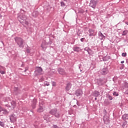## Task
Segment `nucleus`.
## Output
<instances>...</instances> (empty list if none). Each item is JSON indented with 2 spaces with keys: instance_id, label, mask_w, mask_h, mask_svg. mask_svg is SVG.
<instances>
[{
  "instance_id": "f257e3e1",
  "label": "nucleus",
  "mask_w": 128,
  "mask_h": 128,
  "mask_svg": "<svg viewBox=\"0 0 128 128\" xmlns=\"http://www.w3.org/2000/svg\"><path fill=\"white\" fill-rule=\"evenodd\" d=\"M50 114H52V116H54L57 118H60V113L58 111V109L54 108L51 110L50 111Z\"/></svg>"
},
{
  "instance_id": "f03ea898",
  "label": "nucleus",
  "mask_w": 128,
  "mask_h": 128,
  "mask_svg": "<svg viewBox=\"0 0 128 128\" xmlns=\"http://www.w3.org/2000/svg\"><path fill=\"white\" fill-rule=\"evenodd\" d=\"M16 42L19 46V48H24V40L21 38L16 37L14 38Z\"/></svg>"
},
{
  "instance_id": "7ed1b4c3",
  "label": "nucleus",
  "mask_w": 128,
  "mask_h": 128,
  "mask_svg": "<svg viewBox=\"0 0 128 128\" xmlns=\"http://www.w3.org/2000/svg\"><path fill=\"white\" fill-rule=\"evenodd\" d=\"M18 18L19 22H20V20H26V16L24 14H22V13H20L18 14Z\"/></svg>"
},
{
  "instance_id": "20e7f679",
  "label": "nucleus",
  "mask_w": 128,
  "mask_h": 128,
  "mask_svg": "<svg viewBox=\"0 0 128 128\" xmlns=\"http://www.w3.org/2000/svg\"><path fill=\"white\" fill-rule=\"evenodd\" d=\"M96 4H98V0H91L90 3V6L95 9L96 6Z\"/></svg>"
},
{
  "instance_id": "39448f33",
  "label": "nucleus",
  "mask_w": 128,
  "mask_h": 128,
  "mask_svg": "<svg viewBox=\"0 0 128 128\" xmlns=\"http://www.w3.org/2000/svg\"><path fill=\"white\" fill-rule=\"evenodd\" d=\"M10 120L11 122H16V116L14 114H12L10 116Z\"/></svg>"
},
{
  "instance_id": "423d86ee",
  "label": "nucleus",
  "mask_w": 128,
  "mask_h": 128,
  "mask_svg": "<svg viewBox=\"0 0 128 128\" xmlns=\"http://www.w3.org/2000/svg\"><path fill=\"white\" fill-rule=\"evenodd\" d=\"M82 90L80 89H78L75 92V94L76 96H82Z\"/></svg>"
},
{
  "instance_id": "0eeeda50",
  "label": "nucleus",
  "mask_w": 128,
  "mask_h": 128,
  "mask_svg": "<svg viewBox=\"0 0 128 128\" xmlns=\"http://www.w3.org/2000/svg\"><path fill=\"white\" fill-rule=\"evenodd\" d=\"M88 32L90 33L89 36H96V33L94 32V30L89 29Z\"/></svg>"
},
{
  "instance_id": "6e6552de",
  "label": "nucleus",
  "mask_w": 128,
  "mask_h": 128,
  "mask_svg": "<svg viewBox=\"0 0 128 128\" xmlns=\"http://www.w3.org/2000/svg\"><path fill=\"white\" fill-rule=\"evenodd\" d=\"M98 36L99 38L101 40H106V36H104V34H102V33L101 32H98Z\"/></svg>"
},
{
  "instance_id": "1a4fd4ad",
  "label": "nucleus",
  "mask_w": 128,
  "mask_h": 128,
  "mask_svg": "<svg viewBox=\"0 0 128 128\" xmlns=\"http://www.w3.org/2000/svg\"><path fill=\"white\" fill-rule=\"evenodd\" d=\"M102 74H108V68H105L102 69L101 70Z\"/></svg>"
},
{
  "instance_id": "9d476101",
  "label": "nucleus",
  "mask_w": 128,
  "mask_h": 128,
  "mask_svg": "<svg viewBox=\"0 0 128 128\" xmlns=\"http://www.w3.org/2000/svg\"><path fill=\"white\" fill-rule=\"evenodd\" d=\"M35 72L38 74H42V68L40 67H36V70Z\"/></svg>"
},
{
  "instance_id": "9b49d317",
  "label": "nucleus",
  "mask_w": 128,
  "mask_h": 128,
  "mask_svg": "<svg viewBox=\"0 0 128 128\" xmlns=\"http://www.w3.org/2000/svg\"><path fill=\"white\" fill-rule=\"evenodd\" d=\"M58 72L60 74H62L63 76H66V73L64 72V70L62 68H59L58 69Z\"/></svg>"
},
{
  "instance_id": "f8f14e48",
  "label": "nucleus",
  "mask_w": 128,
  "mask_h": 128,
  "mask_svg": "<svg viewBox=\"0 0 128 128\" xmlns=\"http://www.w3.org/2000/svg\"><path fill=\"white\" fill-rule=\"evenodd\" d=\"M0 73L2 74H6V68L0 66Z\"/></svg>"
},
{
  "instance_id": "ddd939ff",
  "label": "nucleus",
  "mask_w": 128,
  "mask_h": 128,
  "mask_svg": "<svg viewBox=\"0 0 128 128\" xmlns=\"http://www.w3.org/2000/svg\"><path fill=\"white\" fill-rule=\"evenodd\" d=\"M39 104H40V106L38 108L37 110V112H44V108L42 106V104H40V102Z\"/></svg>"
},
{
  "instance_id": "4468645a",
  "label": "nucleus",
  "mask_w": 128,
  "mask_h": 128,
  "mask_svg": "<svg viewBox=\"0 0 128 128\" xmlns=\"http://www.w3.org/2000/svg\"><path fill=\"white\" fill-rule=\"evenodd\" d=\"M36 99H34L32 104V108H36Z\"/></svg>"
},
{
  "instance_id": "2eb2a0df",
  "label": "nucleus",
  "mask_w": 128,
  "mask_h": 128,
  "mask_svg": "<svg viewBox=\"0 0 128 128\" xmlns=\"http://www.w3.org/2000/svg\"><path fill=\"white\" fill-rule=\"evenodd\" d=\"M73 50L74 52H80L81 50L80 48L78 47V46H74L73 48Z\"/></svg>"
},
{
  "instance_id": "dca6fc26",
  "label": "nucleus",
  "mask_w": 128,
  "mask_h": 128,
  "mask_svg": "<svg viewBox=\"0 0 128 128\" xmlns=\"http://www.w3.org/2000/svg\"><path fill=\"white\" fill-rule=\"evenodd\" d=\"M122 119L123 120H128V114H124L122 116Z\"/></svg>"
},
{
  "instance_id": "f3484780",
  "label": "nucleus",
  "mask_w": 128,
  "mask_h": 128,
  "mask_svg": "<svg viewBox=\"0 0 128 128\" xmlns=\"http://www.w3.org/2000/svg\"><path fill=\"white\" fill-rule=\"evenodd\" d=\"M11 106L12 108H16V102L15 101H12L11 102Z\"/></svg>"
},
{
  "instance_id": "a211bd4d",
  "label": "nucleus",
  "mask_w": 128,
  "mask_h": 128,
  "mask_svg": "<svg viewBox=\"0 0 128 128\" xmlns=\"http://www.w3.org/2000/svg\"><path fill=\"white\" fill-rule=\"evenodd\" d=\"M41 47L44 50H46V43H42L41 45Z\"/></svg>"
},
{
  "instance_id": "6ab92c4d",
  "label": "nucleus",
  "mask_w": 128,
  "mask_h": 128,
  "mask_svg": "<svg viewBox=\"0 0 128 128\" xmlns=\"http://www.w3.org/2000/svg\"><path fill=\"white\" fill-rule=\"evenodd\" d=\"M71 88H72V84L70 83L67 84L66 86V90H70Z\"/></svg>"
},
{
  "instance_id": "aec40b11",
  "label": "nucleus",
  "mask_w": 128,
  "mask_h": 128,
  "mask_svg": "<svg viewBox=\"0 0 128 128\" xmlns=\"http://www.w3.org/2000/svg\"><path fill=\"white\" fill-rule=\"evenodd\" d=\"M32 14L33 16H34V18H36V17L38 16V12L35 11L32 12Z\"/></svg>"
},
{
  "instance_id": "412c9836",
  "label": "nucleus",
  "mask_w": 128,
  "mask_h": 128,
  "mask_svg": "<svg viewBox=\"0 0 128 128\" xmlns=\"http://www.w3.org/2000/svg\"><path fill=\"white\" fill-rule=\"evenodd\" d=\"M98 96H100V92H98V91H95L94 96H96V98H97Z\"/></svg>"
},
{
  "instance_id": "4be33fe9",
  "label": "nucleus",
  "mask_w": 128,
  "mask_h": 128,
  "mask_svg": "<svg viewBox=\"0 0 128 128\" xmlns=\"http://www.w3.org/2000/svg\"><path fill=\"white\" fill-rule=\"evenodd\" d=\"M128 34V30H124L122 33V36H126Z\"/></svg>"
},
{
  "instance_id": "5701e85b",
  "label": "nucleus",
  "mask_w": 128,
  "mask_h": 128,
  "mask_svg": "<svg viewBox=\"0 0 128 128\" xmlns=\"http://www.w3.org/2000/svg\"><path fill=\"white\" fill-rule=\"evenodd\" d=\"M88 54H90V56H92L94 54V51H92V50H89V51H88Z\"/></svg>"
},
{
  "instance_id": "b1692460",
  "label": "nucleus",
  "mask_w": 128,
  "mask_h": 128,
  "mask_svg": "<svg viewBox=\"0 0 128 128\" xmlns=\"http://www.w3.org/2000/svg\"><path fill=\"white\" fill-rule=\"evenodd\" d=\"M49 116H48V114H46L44 116V120H48Z\"/></svg>"
},
{
  "instance_id": "393cba45",
  "label": "nucleus",
  "mask_w": 128,
  "mask_h": 128,
  "mask_svg": "<svg viewBox=\"0 0 128 128\" xmlns=\"http://www.w3.org/2000/svg\"><path fill=\"white\" fill-rule=\"evenodd\" d=\"M124 90H126V88H128V82H125L124 84Z\"/></svg>"
},
{
  "instance_id": "a878e982",
  "label": "nucleus",
  "mask_w": 128,
  "mask_h": 128,
  "mask_svg": "<svg viewBox=\"0 0 128 128\" xmlns=\"http://www.w3.org/2000/svg\"><path fill=\"white\" fill-rule=\"evenodd\" d=\"M123 92L125 94H128V88H126V89H124L123 90Z\"/></svg>"
},
{
  "instance_id": "bb28decb",
  "label": "nucleus",
  "mask_w": 128,
  "mask_h": 128,
  "mask_svg": "<svg viewBox=\"0 0 128 128\" xmlns=\"http://www.w3.org/2000/svg\"><path fill=\"white\" fill-rule=\"evenodd\" d=\"M107 98H108L110 100H112V96H110V94L107 95Z\"/></svg>"
},
{
  "instance_id": "cd10ccee",
  "label": "nucleus",
  "mask_w": 128,
  "mask_h": 128,
  "mask_svg": "<svg viewBox=\"0 0 128 128\" xmlns=\"http://www.w3.org/2000/svg\"><path fill=\"white\" fill-rule=\"evenodd\" d=\"M0 126H2V128H4V122L0 121Z\"/></svg>"
},
{
  "instance_id": "c85d7f7f",
  "label": "nucleus",
  "mask_w": 128,
  "mask_h": 128,
  "mask_svg": "<svg viewBox=\"0 0 128 128\" xmlns=\"http://www.w3.org/2000/svg\"><path fill=\"white\" fill-rule=\"evenodd\" d=\"M127 124H128V122L125 121L124 122L122 125V128H124V126H126Z\"/></svg>"
},
{
  "instance_id": "c756f323",
  "label": "nucleus",
  "mask_w": 128,
  "mask_h": 128,
  "mask_svg": "<svg viewBox=\"0 0 128 128\" xmlns=\"http://www.w3.org/2000/svg\"><path fill=\"white\" fill-rule=\"evenodd\" d=\"M113 96H118V93L114 92L113 93Z\"/></svg>"
},
{
  "instance_id": "7c9ffc66",
  "label": "nucleus",
  "mask_w": 128,
  "mask_h": 128,
  "mask_svg": "<svg viewBox=\"0 0 128 128\" xmlns=\"http://www.w3.org/2000/svg\"><path fill=\"white\" fill-rule=\"evenodd\" d=\"M44 84L45 86H50V82H48L46 81V82H44Z\"/></svg>"
},
{
  "instance_id": "2f4dec72",
  "label": "nucleus",
  "mask_w": 128,
  "mask_h": 128,
  "mask_svg": "<svg viewBox=\"0 0 128 128\" xmlns=\"http://www.w3.org/2000/svg\"><path fill=\"white\" fill-rule=\"evenodd\" d=\"M90 48H88V47H86L84 48V50H86V52H88V51L90 50Z\"/></svg>"
},
{
  "instance_id": "473e14b6",
  "label": "nucleus",
  "mask_w": 128,
  "mask_h": 128,
  "mask_svg": "<svg viewBox=\"0 0 128 128\" xmlns=\"http://www.w3.org/2000/svg\"><path fill=\"white\" fill-rule=\"evenodd\" d=\"M44 77H42L39 80L40 82H44Z\"/></svg>"
},
{
  "instance_id": "72a5a7b5",
  "label": "nucleus",
  "mask_w": 128,
  "mask_h": 128,
  "mask_svg": "<svg viewBox=\"0 0 128 128\" xmlns=\"http://www.w3.org/2000/svg\"><path fill=\"white\" fill-rule=\"evenodd\" d=\"M122 56L126 58V52H124L122 54Z\"/></svg>"
},
{
  "instance_id": "f704fd0d",
  "label": "nucleus",
  "mask_w": 128,
  "mask_h": 128,
  "mask_svg": "<svg viewBox=\"0 0 128 128\" xmlns=\"http://www.w3.org/2000/svg\"><path fill=\"white\" fill-rule=\"evenodd\" d=\"M60 4H61V6H66L64 4V2H61Z\"/></svg>"
},
{
  "instance_id": "c9c22d12",
  "label": "nucleus",
  "mask_w": 128,
  "mask_h": 128,
  "mask_svg": "<svg viewBox=\"0 0 128 128\" xmlns=\"http://www.w3.org/2000/svg\"><path fill=\"white\" fill-rule=\"evenodd\" d=\"M52 86H56V82H52Z\"/></svg>"
},
{
  "instance_id": "e433bc0d",
  "label": "nucleus",
  "mask_w": 128,
  "mask_h": 128,
  "mask_svg": "<svg viewBox=\"0 0 128 128\" xmlns=\"http://www.w3.org/2000/svg\"><path fill=\"white\" fill-rule=\"evenodd\" d=\"M26 52L28 54H30V49H27L26 50Z\"/></svg>"
},
{
  "instance_id": "4c0bfd02",
  "label": "nucleus",
  "mask_w": 128,
  "mask_h": 128,
  "mask_svg": "<svg viewBox=\"0 0 128 128\" xmlns=\"http://www.w3.org/2000/svg\"><path fill=\"white\" fill-rule=\"evenodd\" d=\"M84 38H81L80 42H84Z\"/></svg>"
},
{
  "instance_id": "58836bf2",
  "label": "nucleus",
  "mask_w": 128,
  "mask_h": 128,
  "mask_svg": "<svg viewBox=\"0 0 128 128\" xmlns=\"http://www.w3.org/2000/svg\"><path fill=\"white\" fill-rule=\"evenodd\" d=\"M25 24H26V26H28V22L27 21L25 22Z\"/></svg>"
},
{
  "instance_id": "ea45409f",
  "label": "nucleus",
  "mask_w": 128,
  "mask_h": 128,
  "mask_svg": "<svg viewBox=\"0 0 128 128\" xmlns=\"http://www.w3.org/2000/svg\"><path fill=\"white\" fill-rule=\"evenodd\" d=\"M76 104L78 106H80V103L78 102V100H76Z\"/></svg>"
},
{
  "instance_id": "a19ab883",
  "label": "nucleus",
  "mask_w": 128,
  "mask_h": 128,
  "mask_svg": "<svg viewBox=\"0 0 128 128\" xmlns=\"http://www.w3.org/2000/svg\"><path fill=\"white\" fill-rule=\"evenodd\" d=\"M125 24H127V26H128V22H125Z\"/></svg>"
},
{
  "instance_id": "79ce46f5",
  "label": "nucleus",
  "mask_w": 128,
  "mask_h": 128,
  "mask_svg": "<svg viewBox=\"0 0 128 128\" xmlns=\"http://www.w3.org/2000/svg\"><path fill=\"white\" fill-rule=\"evenodd\" d=\"M124 60H122L121 62V64H124Z\"/></svg>"
},
{
  "instance_id": "37998d69",
  "label": "nucleus",
  "mask_w": 128,
  "mask_h": 128,
  "mask_svg": "<svg viewBox=\"0 0 128 128\" xmlns=\"http://www.w3.org/2000/svg\"><path fill=\"white\" fill-rule=\"evenodd\" d=\"M26 70H28V69H26V70H24V72H26Z\"/></svg>"
},
{
  "instance_id": "c03bdc74",
  "label": "nucleus",
  "mask_w": 128,
  "mask_h": 128,
  "mask_svg": "<svg viewBox=\"0 0 128 128\" xmlns=\"http://www.w3.org/2000/svg\"><path fill=\"white\" fill-rule=\"evenodd\" d=\"M2 14H0V18H2Z\"/></svg>"
},
{
  "instance_id": "a18cd8bd",
  "label": "nucleus",
  "mask_w": 128,
  "mask_h": 128,
  "mask_svg": "<svg viewBox=\"0 0 128 128\" xmlns=\"http://www.w3.org/2000/svg\"><path fill=\"white\" fill-rule=\"evenodd\" d=\"M80 72H82V70L81 69H80Z\"/></svg>"
},
{
  "instance_id": "49530a36",
  "label": "nucleus",
  "mask_w": 128,
  "mask_h": 128,
  "mask_svg": "<svg viewBox=\"0 0 128 128\" xmlns=\"http://www.w3.org/2000/svg\"><path fill=\"white\" fill-rule=\"evenodd\" d=\"M128 28V26H125V28Z\"/></svg>"
},
{
  "instance_id": "de8ad7c7",
  "label": "nucleus",
  "mask_w": 128,
  "mask_h": 128,
  "mask_svg": "<svg viewBox=\"0 0 128 128\" xmlns=\"http://www.w3.org/2000/svg\"><path fill=\"white\" fill-rule=\"evenodd\" d=\"M97 98H95V100H96Z\"/></svg>"
},
{
  "instance_id": "09e8293b",
  "label": "nucleus",
  "mask_w": 128,
  "mask_h": 128,
  "mask_svg": "<svg viewBox=\"0 0 128 128\" xmlns=\"http://www.w3.org/2000/svg\"><path fill=\"white\" fill-rule=\"evenodd\" d=\"M79 68H80V66H79Z\"/></svg>"
},
{
  "instance_id": "8fccbe9b",
  "label": "nucleus",
  "mask_w": 128,
  "mask_h": 128,
  "mask_svg": "<svg viewBox=\"0 0 128 128\" xmlns=\"http://www.w3.org/2000/svg\"><path fill=\"white\" fill-rule=\"evenodd\" d=\"M10 128H14V127L11 126Z\"/></svg>"
},
{
  "instance_id": "3c124183",
  "label": "nucleus",
  "mask_w": 128,
  "mask_h": 128,
  "mask_svg": "<svg viewBox=\"0 0 128 128\" xmlns=\"http://www.w3.org/2000/svg\"><path fill=\"white\" fill-rule=\"evenodd\" d=\"M0 112H2V110H0Z\"/></svg>"
},
{
  "instance_id": "603ef678",
  "label": "nucleus",
  "mask_w": 128,
  "mask_h": 128,
  "mask_svg": "<svg viewBox=\"0 0 128 128\" xmlns=\"http://www.w3.org/2000/svg\"><path fill=\"white\" fill-rule=\"evenodd\" d=\"M74 100H76V98H74Z\"/></svg>"
}]
</instances>
